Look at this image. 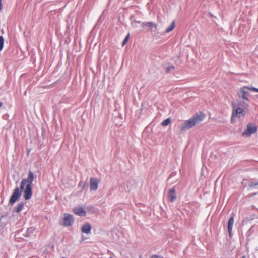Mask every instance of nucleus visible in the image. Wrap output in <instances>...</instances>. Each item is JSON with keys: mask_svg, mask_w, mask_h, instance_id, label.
Segmentation results:
<instances>
[{"mask_svg": "<svg viewBox=\"0 0 258 258\" xmlns=\"http://www.w3.org/2000/svg\"><path fill=\"white\" fill-rule=\"evenodd\" d=\"M150 258H164L163 256L157 255H153L151 256Z\"/></svg>", "mask_w": 258, "mask_h": 258, "instance_id": "4be33fe9", "label": "nucleus"}, {"mask_svg": "<svg viewBox=\"0 0 258 258\" xmlns=\"http://www.w3.org/2000/svg\"><path fill=\"white\" fill-rule=\"evenodd\" d=\"M242 258H245V257L244 256H242Z\"/></svg>", "mask_w": 258, "mask_h": 258, "instance_id": "393cba45", "label": "nucleus"}, {"mask_svg": "<svg viewBox=\"0 0 258 258\" xmlns=\"http://www.w3.org/2000/svg\"><path fill=\"white\" fill-rule=\"evenodd\" d=\"M174 69V66H170L167 68L166 69V72H169L171 70H173Z\"/></svg>", "mask_w": 258, "mask_h": 258, "instance_id": "412c9836", "label": "nucleus"}, {"mask_svg": "<svg viewBox=\"0 0 258 258\" xmlns=\"http://www.w3.org/2000/svg\"><path fill=\"white\" fill-rule=\"evenodd\" d=\"M175 27V23L174 21H173L170 25V26H169L166 30L165 32L166 33H169L172 31Z\"/></svg>", "mask_w": 258, "mask_h": 258, "instance_id": "4468645a", "label": "nucleus"}, {"mask_svg": "<svg viewBox=\"0 0 258 258\" xmlns=\"http://www.w3.org/2000/svg\"><path fill=\"white\" fill-rule=\"evenodd\" d=\"M35 231L33 227H29L27 229V236H30L31 234H33Z\"/></svg>", "mask_w": 258, "mask_h": 258, "instance_id": "2eb2a0df", "label": "nucleus"}, {"mask_svg": "<svg viewBox=\"0 0 258 258\" xmlns=\"http://www.w3.org/2000/svg\"><path fill=\"white\" fill-rule=\"evenodd\" d=\"M99 180L98 179L92 178L90 179V190L95 191L98 188Z\"/></svg>", "mask_w": 258, "mask_h": 258, "instance_id": "1a4fd4ad", "label": "nucleus"}, {"mask_svg": "<svg viewBox=\"0 0 258 258\" xmlns=\"http://www.w3.org/2000/svg\"><path fill=\"white\" fill-rule=\"evenodd\" d=\"M62 258H66V257H62Z\"/></svg>", "mask_w": 258, "mask_h": 258, "instance_id": "a878e982", "label": "nucleus"}, {"mask_svg": "<svg viewBox=\"0 0 258 258\" xmlns=\"http://www.w3.org/2000/svg\"><path fill=\"white\" fill-rule=\"evenodd\" d=\"M2 9V0H0V11Z\"/></svg>", "mask_w": 258, "mask_h": 258, "instance_id": "5701e85b", "label": "nucleus"}, {"mask_svg": "<svg viewBox=\"0 0 258 258\" xmlns=\"http://www.w3.org/2000/svg\"><path fill=\"white\" fill-rule=\"evenodd\" d=\"M176 199V196L175 194V190L174 188H172L169 190L168 195V200L173 202Z\"/></svg>", "mask_w": 258, "mask_h": 258, "instance_id": "9d476101", "label": "nucleus"}, {"mask_svg": "<svg viewBox=\"0 0 258 258\" xmlns=\"http://www.w3.org/2000/svg\"><path fill=\"white\" fill-rule=\"evenodd\" d=\"M73 211L75 214L79 216L85 217L87 215L86 211L82 207H76L73 209Z\"/></svg>", "mask_w": 258, "mask_h": 258, "instance_id": "0eeeda50", "label": "nucleus"}, {"mask_svg": "<svg viewBox=\"0 0 258 258\" xmlns=\"http://www.w3.org/2000/svg\"><path fill=\"white\" fill-rule=\"evenodd\" d=\"M91 229V225L89 223H86L81 227L82 232L88 234L90 232Z\"/></svg>", "mask_w": 258, "mask_h": 258, "instance_id": "9b49d317", "label": "nucleus"}, {"mask_svg": "<svg viewBox=\"0 0 258 258\" xmlns=\"http://www.w3.org/2000/svg\"><path fill=\"white\" fill-rule=\"evenodd\" d=\"M129 37H130V36H129V34H128L125 38L124 40H123V41L122 42V46H124V45H125V44L127 43V42L128 41V39H129Z\"/></svg>", "mask_w": 258, "mask_h": 258, "instance_id": "aec40b11", "label": "nucleus"}, {"mask_svg": "<svg viewBox=\"0 0 258 258\" xmlns=\"http://www.w3.org/2000/svg\"><path fill=\"white\" fill-rule=\"evenodd\" d=\"M143 26H147L152 29L155 25L153 22H145L142 24Z\"/></svg>", "mask_w": 258, "mask_h": 258, "instance_id": "dca6fc26", "label": "nucleus"}, {"mask_svg": "<svg viewBox=\"0 0 258 258\" xmlns=\"http://www.w3.org/2000/svg\"><path fill=\"white\" fill-rule=\"evenodd\" d=\"M4 39L3 36H0V51L3 49L4 46Z\"/></svg>", "mask_w": 258, "mask_h": 258, "instance_id": "a211bd4d", "label": "nucleus"}, {"mask_svg": "<svg viewBox=\"0 0 258 258\" xmlns=\"http://www.w3.org/2000/svg\"><path fill=\"white\" fill-rule=\"evenodd\" d=\"M205 115L203 113L197 114L190 118L189 119L185 121L184 123L181 125L178 126V129L180 132L192 128L197 124L201 122L204 118Z\"/></svg>", "mask_w": 258, "mask_h": 258, "instance_id": "7ed1b4c3", "label": "nucleus"}, {"mask_svg": "<svg viewBox=\"0 0 258 258\" xmlns=\"http://www.w3.org/2000/svg\"><path fill=\"white\" fill-rule=\"evenodd\" d=\"M257 127L251 123H249L247 126L246 130L242 133L243 136H250L251 134L256 133Z\"/></svg>", "mask_w": 258, "mask_h": 258, "instance_id": "423d86ee", "label": "nucleus"}, {"mask_svg": "<svg viewBox=\"0 0 258 258\" xmlns=\"http://www.w3.org/2000/svg\"><path fill=\"white\" fill-rule=\"evenodd\" d=\"M3 104L2 102H0V107L2 106Z\"/></svg>", "mask_w": 258, "mask_h": 258, "instance_id": "b1692460", "label": "nucleus"}, {"mask_svg": "<svg viewBox=\"0 0 258 258\" xmlns=\"http://www.w3.org/2000/svg\"><path fill=\"white\" fill-rule=\"evenodd\" d=\"M24 203L23 202L19 203L15 208V212L19 213L24 208Z\"/></svg>", "mask_w": 258, "mask_h": 258, "instance_id": "ddd939ff", "label": "nucleus"}, {"mask_svg": "<svg viewBox=\"0 0 258 258\" xmlns=\"http://www.w3.org/2000/svg\"><path fill=\"white\" fill-rule=\"evenodd\" d=\"M234 216H231L229 218L228 222V231L230 235H231L232 232V227L234 224Z\"/></svg>", "mask_w": 258, "mask_h": 258, "instance_id": "f8f14e48", "label": "nucleus"}, {"mask_svg": "<svg viewBox=\"0 0 258 258\" xmlns=\"http://www.w3.org/2000/svg\"><path fill=\"white\" fill-rule=\"evenodd\" d=\"M34 179L33 173L30 171L28 174V177L23 179L20 184V189L23 192L24 198L25 200H29L32 195L31 185Z\"/></svg>", "mask_w": 258, "mask_h": 258, "instance_id": "f257e3e1", "label": "nucleus"}, {"mask_svg": "<svg viewBox=\"0 0 258 258\" xmlns=\"http://www.w3.org/2000/svg\"><path fill=\"white\" fill-rule=\"evenodd\" d=\"M249 91H253L258 92V89L255 87H248L243 86L240 88L238 96L239 98L249 102L248 96L249 95Z\"/></svg>", "mask_w": 258, "mask_h": 258, "instance_id": "20e7f679", "label": "nucleus"}, {"mask_svg": "<svg viewBox=\"0 0 258 258\" xmlns=\"http://www.w3.org/2000/svg\"><path fill=\"white\" fill-rule=\"evenodd\" d=\"M110 258H112V257H110Z\"/></svg>", "mask_w": 258, "mask_h": 258, "instance_id": "bb28decb", "label": "nucleus"}, {"mask_svg": "<svg viewBox=\"0 0 258 258\" xmlns=\"http://www.w3.org/2000/svg\"><path fill=\"white\" fill-rule=\"evenodd\" d=\"M21 192L19 191L18 187L15 189L13 194L11 197L10 202L12 204L15 203L19 198Z\"/></svg>", "mask_w": 258, "mask_h": 258, "instance_id": "6e6552de", "label": "nucleus"}, {"mask_svg": "<svg viewBox=\"0 0 258 258\" xmlns=\"http://www.w3.org/2000/svg\"><path fill=\"white\" fill-rule=\"evenodd\" d=\"M59 222L60 224L63 226H71L74 222V217L72 215L64 213Z\"/></svg>", "mask_w": 258, "mask_h": 258, "instance_id": "39448f33", "label": "nucleus"}, {"mask_svg": "<svg viewBox=\"0 0 258 258\" xmlns=\"http://www.w3.org/2000/svg\"><path fill=\"white\" fill-rule=\"evenodd\" d=\"M171 122V119L170 118H167L162 122V125L165 126L169 124Z\"/></svg>", "mask_w": 258, "mask_h": 258, "instance_id": "f3484780", "label": "nucleus"}, {"mask_svg": "<svg viewBox=\"0 0 258 258\" xmlns=\"http://www.w3.org/2000/svg\"><path fill=\"white\" fill-rule=\"evenodd\" d=\"M248 104L244 102H239L237 104H232L233 111L231 121L234 123L236 118H240L245 115V109L248 107Z\"/></svg>", "mask_w": 258, "mask_h": 258, "instance_id": "f03ea898", "label": "nucleus"}, {"mask_svg": "<svg viewBox=\"0 0 258 258\" xmlns=\"http://www.w3.org/2000/svg\"><path fill=\"white\" fill-rule=\"evenodd\" d=\"M249 186L251 188H258V182H251L249 184Z\"/></svg>", "mask_w": 258, "mask_h": 258, "instance_id": "6ab92c4d", "label": "nucleus"}]
</instances>
